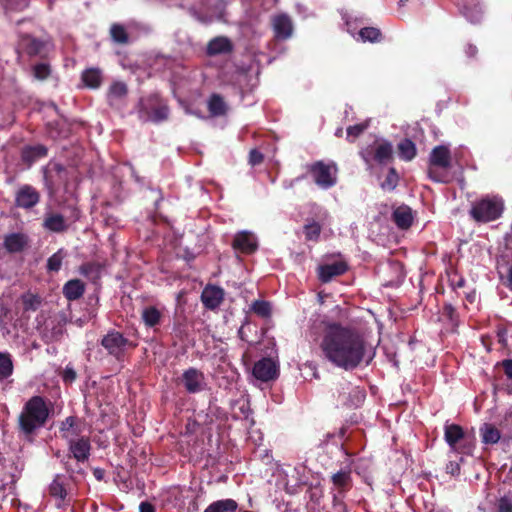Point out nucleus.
I'll return each instance as SVG.
<instances>
[{"mask_svg":"<svg viewBox=\"0 0 512 512\" xmlns=\"http://www.w3.org/2000/svg\"><path fill=\"white\" fill-rule=\"evenodd\" d=\"M320 347L325 359L345 370L359 366L367 349L364 336L357 328L338 323L324 325Z\"/></svg>","mask_w":512,"mask_h":512,"instance_id":"nucleus-1","label":"nucleus"},{"mask_svg":"<svg viewBox=\"0 0 512 512\" xmlns=\"http://www.w3.org/2000/svg\"><path fill=\"white\" fill-rule=\"evenodd\" d=\"M49 408L40 396L32 397L19 415V428L25 436L32 435L48 418Z\"/></svg>","mask_w":512,"mask_h":512,"instance_id":"nucleus-2","label":"nucleus"},{"mask_svg":"<svg viewBox=\"0 0 512 512\" xmlns=\"http://www.w3.org/2000/svg\"><path fill=\"white\" fill-rule=\"evenodd\" d=\"M62 436L68 440L70 450L73 456L78 461H84L88 458L90 452V443L88 439L81 437L77 438V427L75 419L72 417L67 418L61 426Z\"/></svg>","mask_w":512,"mask_h":512,"instance_id":"nucleus-3","label":"nucleus"},{"mask_svg":"<svg viewBox=\"0 0 512 512\" xmlns=\"http://www.w3.org/2000/svg\"><path fill=\"white\" fill-rule=\"evenodd\" d=\"M503 212V201L498 197H486L476 202L470 211L471 216L478 222L494 221Z\"/></svg>","mask_w":512,"mask_h":512,"instance_id":"nucleus-4","label":"nucleus"},{"mask_svg":"<svg viewBox=\"0 0 512 512\" xmlns=\"http://www.w3.org/2000/svg\"><path fill=\"white\" fill-rule=\"evenodd\" d=\"M308 173L322 189H328L337 182L338 168L333 162L317 161L308 166Z\"/></svg>","mask_w":512,"mask_h":512,"instance_id":"nucleus-5","label":"nucleus"},{"mask_svg":"<svg viewBox=\"0 0 512 512\" xmlns=\"http://www.w3.org/2000/svg\"><path fill=\"white\" fill-rule=\"evenodd\" d=\"M450 166V152L444 146L435 147L430 156V167L428 170L431 179L437 182H445L444 176L438 174L437 168L447 169Z\"/></svg>","mask_w":512,"mask_h":512,"instance_id":"nucleus-6","label":"nucleus"},{"mask_svg":"<svg viewBox=\"0 0 512 512\" xmlns=\"http://www.w3.org/2000/svg\"><path fill=\"white\" fill-rule=\"evenodd\" d=\"M361 154L366 163L374 159L385 164L392 157V145L385 141H376L371 149L367 148Z\"/></svg>","mask_w":512,"mask_h":512,"instance_id":"nucleus-7","label":"nucleus"},{"mask_svg":"<svg viewBox=\"0 0 512 512\" xmlns=\"http://www.w3.org/2000/svg\"><path fill=\"white\" fill-rule=\"evenodd\" d=\"M182 382L189 393H198L206 387L203 373L195 368H190L183 373Z\"/></svg>","mask_w":512,"mask_h":512,"instance_id":"nucleus-8","label":"nucleus"},{"mask_svg":"<svg viewBox=\"0 0 512 512\" xmlns=\"http://www.w3.org/2000/svg\"><path fill=\"white\" fill-rule=\"evenodd\" d=\"M40 304L39 296L31 292L24 293L15 304L16 313L22 317H29V313L36 311Z\"/></svg>","mask_w":512,"mask_h":512,"instance_id":"nucleus-9","label":"nucleus"},{"mask_svg":"<svg viewBox=\"0 0 512 512\" xmlns=\"http://www.w3.org/2000/svg\"><path fill=\"white\" fill-rule=\"evenodd\" d=\"M128 341L119 332H110L102 339V345L110 354L118 356Z\"/></svg>","mask_w":512,"mask_h":512,"instance_id":"nucleus-10","label":"nucleus"},{"mask_svg":"<svg viewBox=\"0 0 512 512\" xmlns=\"http://www.w3.org/2000/svg\"><path fill=\"white\" fill-rule=\"evenodd\" d=\"M277 369L275 363L271 359L264 358L255 363L253 375L262 381H269L276 376Z\"/></svg>","mask_w":512,"mask_h":512,"instance_id":"nucleus-11","label":"nucleus"},{"mask_svg":"<svg viewBox=\"0 0 512 512\" xmlns=\"http://www.w3.org/2000/svg\"><path fill=\"white\" fill-rule=\"evenodd\" d=\"M275 36L278 39H287L292 35L293 25L289 16L285 14L276 15L272 21Z\"/></svg>","mask_w":512,"mask_h":512,"instance_id":"nucleus-12","label":"nucleus"},{"mask_svg":"<svg viewBox=\"0 0 512 512\" xmlns=\"http://www.w3.org/2000/svg\"><path fill=\"white\" fill-rule=\"evenodd\" d=\"M39 201L38 192L31 186H22L16 194V203L22 208H31Z\"/></svg>","mask_w":512,"mask_h":512,"instance_id":"nucleus-13","label":"nucleus"},{"mask_svg":"<svg viewBox=\"0 0 512 512\" xmlns=\"http://www.w3.org/2000/svg\"><path fill=\"white\" fill-rule=\"evenodd\" d=\"M328 219L329 214L327 211L324 210L319 213L318 222L313 219L307 220V223L304 226V234L306 239L311 241H317L320 236L321 227L327 222Z\"/></svg>","mask_w":512,"mask_h":512,"instance_id":"nucleus-14","label":"nucleus"},{"mask_svg":"<svg viewBox=\"0 0 512 512\" xmlns=\"http://www.w3.org/2000/svg\"><path fill=\"white\" fill-rule=\"evenodd\" d=\"M233 246L243 253H252L257 248V239L252 233L243 231L235 236Z\"/></svg>","mask_w":512,"mask_h":512,"instance_id":"nucleus-15","label":"nucleus"},{"mask_svg":"<svg viewBox=\"0 0 512 512\" xmlns=\"http://www.w3.org/2000/svg\"><path fill=\"white\" fill-rule=\"evenodd\" d=\"M224 297V291L216 286H207L201 295L203 304L209 309L217 308Z\"/></svg>","mask_w":512,"mask_h":512,"instance_id":"nucleus-16","label":"nucleus"},{"mask_svg":"<svg viewBox=\"0 0 512 512\" xmlns=\"http://www.w3.org/2000/svg\"><path fill=\"white\" fill-rule=\"evenodd\" d=\"M347 266L342 261L325 264L319 267V278L323 282H329L333 277L343 274Z\"/></svg>","mask_w":512,"mask_h":512,"instance_id":"nucleus-17","label":"nucleus"},{"mask_svg":"<svg viewBox=\"0 0 512 512\" xmlns=\"http://www.w3.org/2000/svg\"><path fill=\"white\" fill-rule=\"evenodd\" d=\"M331 480H332L334 489L337 490L339 494L345 493L352 486L350 470H341V471L333 474Z\"/></svg>","mask_w":512,"mask_h":512,"instance_id":"nucleus-18","label":"nucleus"},{"mask_svg":"<svg viewBox=\"0 0 512 512\" xmlns=\"http://www.w3.org/2000/svg\"><path fill=\"white\" fill-rule=\"evenodd\" d=\"M464 438L463 429L456 424L445 426V440L452 450L457 451V443Z\"/></svg>","mask_w":512,"mask_h":512,"instance_id":"nucleus-19","label":"nucleus"},{"mask_svg":"<svg viewBox=\"0 0 512 512\" xmlns=\"http://www.w3.org/2000/svg\"><path fill=\"white\" fill-rule=\"evenodd\" d=\"M393 218L398 227L407 229L413 220L412 211L407 206H400L394 211Z\"/></svg>","mask_w":512,"mask_h":512,"instance_id":"nucleus-20","label":"nucleus"},{"mask_svg":"<svg viewBox=\"0 0 512 512\" xmlns=\"http://www.w3.org/2000/svg\"><path fill=\"white\" fill-rule=\"evenodd\" d=\"M4 245L9 252H20L27 245V240L23 234L13 233L5 238Z\"/></svg>","mask_w":512,"mask_h":512,"instance_id":"nucleus-21","label":"nucleus"},{"mask_svg":"<svg viewBox=\"0 0 512 512\" xmlns=\"http://www.w3.org/2000/svg\"><path fill=\"white\" fill-rule=\"evenodd\" d=\"M83 292L84 285L78 279L68 281L63 288V293L69 300L78 299L79 297L82 296Z\"/></svg>","mask_w":512,"mask_h":512,"instance_id":"nucleus-22","label":"nucleus"},{"mask_svg":"<svg viewBox=\"0 0 512 512\" xmlns=\"http://www.w3.org/2000/svg\"><path fill=\"white\" fill-rule=\"evenodd\" d=\"M238 505L233 499L218 500L211 503L204 512H235Z\"/></svg>","mask_w":512,"mask_h":512,"instance_id":"nucleus-23","label":"nucleus"},{"mask_svg":"<svg viewBox=\"0 0 512 512\" xmlns=\"http://www.w3.org/2000/svg\"><path fill=\"white\" fill-rule=\"evenodd\" d=\"M480 434L482 437V441L485 444H495L499 441L501 437L500 431L495 426L489 423H485L480 428Z\"/></svg>","mask_w":512,"mask_h":512,"instance_id":"nucleus-24","label":"nucleus"},{"mask_svg":"<svg viewBox=\"0 0 512 512\" xmlns=\"http://www.w3.org/2000/svg\"><path fill=\"white\" fill-rule=\"evenodd\" d=\"M231 48L230 42L225 37H217L211 40L207 47V52L210 55L220 54L229 51Z\"/></svg>","mask_w":512,"mask_h":512,"instance_id":"nucleus-25","label":"nucleus"},{"mask_svg":"<svg viewBox=\"0 0 512 512\" xmlns=\"http://www.w3.org/2000/svg\"><path fill=\"white\" fill-rule=\"evenodd\" d=\"M82 80L86 86L91 88H97L101 84L102 76L98 69H87L82 74Z\"/></svg>","mask_w":512,"mask_h":512,"instance_id":"nucleus-26","label":"nucleus"},{"mask_svg":"<svg viewBox=\"0 0 512 512\" xmlns=\"http://www.w3.org/2000/svg\"><path fill=\"white\" fill-rule=\"evenodd\" d=\"M398 152L402 159L409 161L415 157L416 148L412 141L406 139L399 143Z\"/></svg>","mask_w":512,"mask_h":512,"instance_id":"nucleus-27","label":"nucleus"},{"mask_svg":"<svg viewBox=\"0 0 512 512\" xmlns=\"http://www.w3.org/2000/svg\"><path fill=\"white\" fill-rule=\"evenodd\" d=\"M161 313L155 307H147L142 312V319L145 325L153 327L160 322Z\"/></svg>","mask_w":512,"mask_h":512,"instance_id":"nucleus-28","label":"nucleus"},{"mask_svg":"<svg viewBox=\"0 0 512 512\" xmlns=\"http://www.w3.org/2000/svg\"><path fill=\"white\" fill-rule=\"evenodd\" d=\"M45 226L49 230L60 232L66 228V223L61 215L51 214L45 219Z\"/></svg>","mask_w":512,"mask_h":512,"instance_id":"nucleus-29","label":"nucleus"},{"mask_svg":"<svg viewBox=\"0 0 512 512\" xmlns=\"http://www.w3.org/2000/svg\"><path fill=\"white\" fill-rule=\"evenodd\" d=\"M209 111L214 116L223 115L226 111V104L221 97L213 95L208 103Z\"/></svg>","mask_w":512,"mask_h":512,"instance_id":"nucleus-30","label":"nucleus"},{"mask_svg":"<svg viewBox=\"0 0 512 512\" xmlns=\"http://www.w3.org/2000/svg\"><path fill=\"white\" fill-rule=\"evenodd\" d=\"M50 494L53 497L59 498L63 500L66 496V489L64 484V479L57 476L49 487Z\"/></svg>","mask_w":512,"mask_h":512,"instance_id":"nucleus-31","label":"nucleus"},{"mask_svg":"<svg viewBox=\"0 0 512 512\" xmlns=\"http://www.w3.org/2000/svg\"><path fill=\"white\" fill-rule=\"evenodd\" d=\"M46 155V148L44 146L38 145L35 147H29L23 151V159L25 161L32 162L36 158L42 157Z\"/></svg>","mask_w":512,"mask_h":512,"instance_id":"nucleus-32","label":"nucleus"},{"mask_svg":"<svg viewBox=\"0 0 512 512\" xmlns=\"http://www.w3.org/2000/svg\"><path fill=\"white\" fill-rule=\"evenodd\" d=\"M66 253L60 249L54 253L47 261V268L49 271L57 272L62 265V261L65 258Z\"/></svg>","mask_w":512,"mask_h":512,"instance_id":"nucleus-33","label":"nucleus"},{"mask_svg":"<svg viewBox=\"0 0 512 512\" xmlns=\"http://www.w3.org/2000/svg\"><path fill=\"white\" fill-rule=\"evenodd\" d=\"M127 93V87L122 82H115L109 88L108 97L112 100L123 98Z\"/></svg>","mask_w":512,"mask_h":512,"instance_id":"nucleus-34","label":"nucleus"},{"mask_svg":"<svg viewBox=\"0 0 512 512\" xmlns=\"http://www.w3.org/2000/svg\"><path fill=\"white\" fill-rule=\"evenodd\" d=\"M251 310L261 317H268L271 314V306L266 301H255L251 306Z\"/></svg>","mask_w":512,"mask_h":512,"instance_id":"nucleus-35","label":"nucleus"},{"mask_svg":"<svg viewBox=\"0 0 512 512\" xmlns=\"http://www.w3.org/2000/svg\"><path fill=\"white\" fill-rule=\"evenodd\" d=\"M12 373V361L9 356L0 353V379L8 377Z\"/></svg>","mask_w":512,"mask_h":512,"instance_id":"nucleus-36","label":"nucleus"},{"mask_svg":"<svg viewBox=\"0 0 512 512\" xmlns=\"http://www.w3.org/2000/svg\"><path fill=\"white\" fill-rule=\"evenodd\" d=\"M379 36V30L373 27L363 28L359 32V37L361 38L362 41L374 42L379 38Z\"/></svg>","mask_w":512,"mask_h":512,"instance_id":"nucleus-37","label":"nucleus"},{"mask_svg":"<svg viewBox=\"0 0 512 512\" xmlns=\"http://www.w3.org/2000/svg\"><path fill=\"white\" fill-rule=\"evenodd\" d=\"M369 125V121H365L364 123H360L354 126H350L347 128V139L349 141H353L357 138Z\"/></svg>","mask_w":512,"mask_h":512,"instance_id":"nucleus-38","label":"nucleus"},{"mask_svg":"<svg viewBox=\"0 0 512 512\" xmlns=\"http://www.w3.org/2000/svg\"><path fill=\"white\" fill-rule=\"evenodd\" d=\"M34 77L38 80H45L50 75V67L46 63H39L33 67Z\"/></svg>","mask_w":512,"mask_h":512,"instance_id":"nucleus-39","label":"nucleus"},{"mask_svg":"<svg viewBox=\"0 0 512 512\" xmlns=\"http://www.w3.org/2000/svg\"><path fill=\"white\" fill-rule=\"evenodd\" d=\"M101 267L95 263H87L81 267V273L92 279L99 277Z\"/></svg>","mask_w":512,"mask_h":512,"instance_id":"nucleus-40","label":"nucleus"},{"mask_svg":"<svg viewBox=\"0 0 512 512\" xmlns=\"http://www.w3.org/2000/svg\"><path fill=\"white\" fill-rule=\"evenodd\" d=\"M110 32L116 42L125 43L127 41V35L123 26L115 24L111 27Z\"/></svg>","mask_w":512,"mask_h":512,"instance_id":"nucleus-41","label":"nucleus"},{"mask_svg":"<svg viewBox=\"0 0 512 512\" xmlns=\"http://www.w3.org/2000/svg\"><path fill=\"white\" fill-rule=\"evenodd\" d=\"M398 176L394 169H391L386 177V180L382 183L384 189L392 190L396 187Z\"/></svg>","mask_w":512,"mask_h":512,"instance_id":"nucleus-42","label":"nucleus"},{"mask_svg":"<svg viewBox=\"0 0 512 512\" xmlns=\"http://www.w3.org/2000/svg\"><path fill=\"white\" fill-rule=\"evenodd\" d=\"M27 50L30 54H38L41 51L42 43L36 39L28 38L27 40Z\"/></svg>","mask_w":512,"mask_h":512,"instance_id":"nucleus-43","label":"nucleus"},{"mask_svg":"<svg viewBox=\"0 0 512 512\" xmlns=\"http://www.w3.org/2000/svg\"><path fill=\"white\" fill-rule=\"evenodd\" d=\"M499 512H512V499L509 497H503L498 502Z\"/></svg>","mask_w":512,"mask_h":512,"instance_id":"nucleus-44","label":"nucleus"},{"mask_svg":"<svg viewBox=\"0 0 512 512\" xmlns=\"http://www.w3.org/2000/svg\"><path fill=\"white\" fill-rule=\"evenodd\" d=\"M167 116H168V109H167V107L161 106L160 108H158L155 111L153 119L155 121H160V120L166 119Z\"/></svg>","mask_w":512,"mask_h":512,"instance_id":"nucleus-45","label":"nucleus"},{"mask_svg":"<svg viewBox=\"0 0 512 512\" xmlns=\"http://www.w3.org/2000/svg\"><path fill=\"white\" fill-rule=\"evenodd\" d=\"M75 378H76L75 371L73 369L67 367L63 373V380L67 383H71L75 380Z\"/></svg>","mask_w":512,"mask_h":512,"instance_id":"nucleus-46","label":"nucleus"},{"mask_svg":"<svg viewBox=\"0 0 512 512\" xmlns=\"http://www.w3.org/2000/svg\"><path fill=\"white\" fill-rule=\"evenodd\" d=\"M262 158H263L262 154L259 153L258 151L252 150L250 152V163L252 165H257V164L261 163L262 162Z\"/></svg>","mask_w":512,"mask_h":512,"instance_id":"nucleus-47","label":"nucleus"},{"mask_svg":"<svg viewBox=\"0 0 512 512\" xmlns=\"http://www.w3.org/2000/svg\"><path fill=\"white\" fill-rule=\"evenodd\" d=\"M140 512H155L154 506L148 502H142L139 506Z\"/></svg>","mask_w":512,"mask_h":512,"instance_id":"nucleus-48","label":"nucleus"},{"mask_svg":"<svg viewBox=\"0 0 512 512\" xmlns=\"http://www.w3.org/2000/svg\"><path fill=\"white\" fill-rule=\"evenodd\" d=\"M446 470H447L448 473H451V474L458 473L459 472V465L456 462H450L447 465Z\"/></svg>","mask_w":512,"mask_h":512,"instance_id":"nucleus-49","label":"nucleus"},{"mask_svg":"<svg viewBox=\"0 0 512 512\" xmlns=\"http://www.w3.org/2000/svg\"><path fill=\"white\" fill-rule=\"evenodd\" d=\"M505 285L512 290V266L508 269Z\"/></svg>","mask_w":512,"mask_h":512,"instance_id":"nucleus-50","label":"nucleus"},{"mask_svg":"<svg viewBox=\"0 0 512 512\" xmlns=\"http://www.w3.org/2000/svg\"><path fill=\"white\" fill-rule=\"evenodd\" d=\"M507 425H511L510 431L512 432V411L506 416L502 427H505Z\"/></svg>","mask_w":512,"mask_h":512,"instance_id":"nucleus-51","label":"nucleus"},{"mask_svg":"<svg viewBox=\"0 0 512 512\" xmlns=\"http://www.w3.org/2000/svg\"><path fill=\"white\" fill-rule=\"evenodd\" d=\"M498 338H499V342L503 345L506 344V338H505V331H499L498 332Z\"/></svg>","mask_w":512,"mask_h":512,"instance_id":"nucleus-52","label":"nucleus"},{"mask_svg":"<svg viewBox=\"0 0 512 512\" xmlns=\"http://www.w3.org/2000/svg\"><path fill=\"white\" fill-rule=\"evenodd\" d=\"M476 51H477L476 47H475V46L470 45V46L468 47V51H467V53H468L469 55H474V54L476 53Z\"/></svg>","mask_w":512,"mask_h":512,"instance_id":"nucleus-53","label":"nucleus"},{"mask_svg":"<svg viewBox=\"0 0 512 512\" xmlns=\"http://www.w3.org/2000/svg\"><path fill=\"white\" fill-rule=\"evenodd\" d=\"M342 132H343L342 128L337 129L336 136H341Z\"/></svg>","mask_w":512,"mask_h":512,"instance_id":"nucleus-54","label":"nucleus"}]
</instances>
